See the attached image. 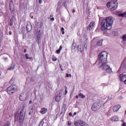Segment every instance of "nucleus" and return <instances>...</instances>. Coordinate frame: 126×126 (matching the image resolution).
Listing matches in <instances>:
<instances>
[{
    "mask_svg": "<svg viewBox=\"0 0 126 126\" xmlns=\"http://www.w3.org/2000/svg\"><path fill=\"white\" fill-rule=\"evenodd\" d=\"M9 35H12V32L11 31H10V32H9Z\"/></svg>",
    "mask_w": 126,
    "mask_h": 126,
    "instance_id": "ea45409f",
    "label": "nucleus"
},
{
    "mask_svg": "<svg viewBox=\"0 0 126 126\" xmlns=\"http://www.w3.org/2000/svg\"><path fill=\"white\" fill-rule=\"evenodd\" d=\"M122 126H126V123H124L122 124Z\"/></svg>",
    "mask_w": 126,
    "mask_h": 126,
    "instance_id": "58836bf2",
    "label": "nucleus"
},
{
    "mask_svg": "<svg viewBox=\"0 0 126 126\" xmlns=\"http://www.w3.org/2000/svg\"><path fill=\"white\" fill-rule=\"evenodd\" d=\"M42 0H38V2L39 3H40V4H41V3H42Z\"/></svg>",
    "mask_w": 126,
    "mask_h": 126,
    "instance_id": "c9c22d12",
    "label": "nucleus"
},
{
    "mask_svg": "<svg viewBox=\"0 0 126 126\" xmlns=\"http://www.w3.org/2000/svg\"><path fill=\"white\" fill-rule=\"evenodd\" d=\"M102 107V105L100 104H98L97 103H94L92 106V110L94 112H96V111L99 110L100 108Z\"/></svg>",
    "mask_w": 126,
    "mask_h": 126,
    "instance_id": "6e6552de",
    "label": "nucleus"
},
{
    "mask_svg": "<svg viewBox=\"0 0 126 126\" xmlns=\"http://www.w3.org/2000/svg\"><path fill=\"white\" fill-rule=\"evenodd\" d=\"M114 1L115 2H117V1H118V0H112V1Z\"/></svg>",
    "mask_w": 126,
    "mask_h": 126,
    "instance_id": "79ce46f5",
    "label": "nucleus"
},
{
    "mask_svg": "<svg viewBox=\"0 0 126 126\" xmlns=\"http://www.w3.org/2000/svg\"><path fill=\"white\" fill-rule=\"evenodd\" d=\"M103 43V39H101L100 40L97 41V46L98 47H101V46H102V45Z\"/></svg>",
    "mask_w": 126,
    "mask_h": 126,
    "instance_id": "a211bd4d",
    "label": "nucleus"
},
{
    "mask_svg": "<svg viewBox=\"0 0 126 126\" xmlns=\"http://www.w3.org/2000/svg\"><path fill=\"white\" fill-rule=\"evenodd\" d=\"M12 23H10V24H9V25H10V26H12Z\"/></svg>",
    "mask_w": 126,
    "mask_h": 126,
    "instance_id": "de8ad7c7",
    "label": "nucleus"
},
{
    "mask_svg": "<svg viewBox=\"0 0 126 126\" xmlns=\"http://www.w3.org/2000/svg\"><path fill=\"white\" fill-rule=\"evenodd\" d=\"M123 63H122L121 65H122V66H123Z\"/></svg>",
    "mask_w": 126,
    "mask_h": 126,
    "instance_id": "e2e57ef3",
    "label": "nucleus"
},
{
    "mask_svg": "<svg viewBox=\"0 0 126 126\" xmlns=\"http://www.w3.org/2000/svg\"><path fill=\"white\" fill-rule=\"evenodd\" d=\"M100 69H103V70H105L107 73H109L110 74L113 73V71L112 70V68L110 66V65L106 64H104V65L100 66L99 67Z\"/></svg>",
    "mask_w": 126,
    "mask_h": 126,
    "instance_id": "39448f33",
    "label": "nucleus"
},
{
    "mask_svg": "<svg viewBox=\"0 0 126 126\" xmlns=\"http://www.w3.org/2000/svg\"><path fill=\"white\" fill-rule=\"evenodd\" d=\"M3 126H10V122H7Z\"/></svg>",
    "mask_w": 126,
    "mask_h": 126,
    "instance_id": "c85d7f7f",
    "label": "nucleus"
},
{
    "mask_svg": "<svg viewBox=\"0 0 126 126\" xmlns=\"http://www.w3.org/2000/svg\"><path fill=\"white\" fill-rule=\"evenodd\" d=\"M78 51L82 53L84 51V48H83V45H78Z\"/></svg>",
    "mask_w": 126,
    "mask_h": 126,
    "instance_id": "dca6fc26",
    "label": "nucleus"
},
{
    "mask_svg": "<svg viewBox=\"0 0 126 126\" xmlns=\"http://www.w3.org/2000/svg\"><path fill=\"white\" fill-rule=\"evenodd\" d=\"M40 31H41L40 30L39 31V33H40Z\"/></svg>",
    "mask_w": 126,
    "mask_h": 126,
    "instance_id": "13d9d810",
    "label": "nucleus"
},
{
    "mask_svg": "<svg viewBox=\"0 0 126 126\" xmlns=\"http://www.w3.org/2000/svg\"><path fill=\"white\" fill-rule=\"evenodd\" d=\"M94 25H95V23L94 22H91L90 25L88 26L87 28L88 30H91L93 27H94Z\"/></svg>",
    "mask_w": 126,
    "mask_h": 126,
    "instance_id": "ddd939ff",
    "label": "nucleus"
},
{
    "mask_svg": "<svg viewBox=\"0 0 126 126\" xmlns=\"http://www.w3.org/2000/svg\"><path fill=\"white\" fill-rule=\"evenodd\" d=\"M74 116H75V115H76V112H75V113H74Z\"/></svg>",
    "mask_w": 126,
    "mask_h": 126,
    "instance_id": "6e6d98bb",
    "label": "nucleus"
},
{
    "mask_svg": "<svg viewBox=\"0 0 126 126\" xmlns=\"http://www.w3.org/2000/svg\"><path fill=\"white\" fill-rule=\"evenodd\" d=\"M29 104H30V105H31V104H32V100H30V101H29Z\"/></svg>",
    "mask_w": 126,
    "mask_h": 126,
    "instance_id": "a19ab883",
    "label": "nucleus"
},
{
    "mask_svg": "<svg viewBox=\"0 0 126 126\" xmlns=\"http://www.w3.org/2000/svg\"><path fill=\"white\" fill-rule=\"evenodd\" d=\"M111 122H118L119 121V117L118 116H113L111 118Z\"/></svg>",
    "mask_w": 126,
    "mask_h": 126,
    "instance_id": "4468645a",
    "label": "nucleus"
},
{
    "mask_svg": "<svg viewBox=\"0 0 126 126\" xmlns=\"http://www.w3.org/2000/svg\"><path fill=\"white\" fill-rule=\"evenodd\" d=\"M45 124V122H44V119H43L40 123L39 126H43V125Z\"/></svg>",
    "mask_w": 126,
    "mask_h": 126,
    "instance_id": "bb28decb",
    "label": "nucleus"
},
{
    "mask_svg": "<svg viewBox=\"0 0 126 126\" xmlns=\"http://www.w3.org/2000/svg\"><path fill=\"white\" fill-rule=\"evenodd\" d=\"M124 83H125V84H126V79L125 80Z\"/></svg>",
    "mask_w": 126,
    "mask_h": 126,
    "instance_id": "3c124183",
    "label": "nucleus"
},
{
    "mask_svg": "<svg viewBox=\"0 0 126 126\" xmlns=\"http://www.w3.org/2000/svg\"><path fill=\"white\" fill-rule=\"evenodd\" d=\"M50 17H52V15H50Z\"/></svg>",
    "mask_w": 126,
    "mask_h": 126,
    "instance_id": "052dcab7",
    "label": "nucleus"
},
{
    "mask_svg": "<svg viewBox=\"0 0 126 126\" xmlns=\"http://www.w3.org/2000/svg\"><path fill=\"white\" fill-rule=\"evenodd\" d=\"M1 5H4V3H1Z\"/></svg>",
    "mask_w": 126,
    "mask_h": 126,
    "instance_id": "8fccbe9b",
    "label": "nucleus"
},
{
    "mask_svg": "<svg viewBox=\"0 0 126 126\" xmlns=\"http://www.w3.org/2000/svg\"><path fill=\"white\" fill-rule=\"evenodd\" d=\"M56 12H58V10H56Z\"/></svg>",
    "mask_w": 126,
    "mask_h": 126,
    "instance_id": "bf43d9fd",
    "label": "nucleus"
},
{
    "mask_svg": "<svg viewBox=\"0 0 126 126\" xmlns=\"http://www.w3.org/2000/svg\"><path fill=\"white\" fill-rule=\"evenodd\" d=\"M24 53H26L27 52V50L26 49H25L24 50Z\"/></svg>",
    "mask_w": 126,
    "mask_h": 126,
    "instance_id": "49530a36",
    "label": "nucleus"
},
{
    "mask_svg": "<svg viewBox=\"0 0 126 126\" xmlns=\"http://www.w3.org/2000/svg\"><path fill=\"white\" fill-rule=\"evenodd\" d=\"M48 112V109L45 107H43L41 109L40 113L43 115L46 114Z\"/></svg>",
    "mask_w": 126,
    "mask_h": 126,
    "instance_id": "f8f14e48",
    "label": "nucleus"
},
{
    "mask_svg": "<svg viewBox=\"0 0 126 126\" xmlns=\"http://www.w3.org/2000/svg\"><path fill=\"white\" fill-rule=\"evenodd\" d=\"M31 112H33V108H32L31 110Z\"/></svg>",
    "mask_w": 126,
    "mask_h": 126,
    "instance_id": "603ef678",
    "label": "nucleus"
},
{
    "mask_svg": "<svg viewBox=\"0 0 126 126\" xmlns=\"http://www.w3.org/2000/svg\"><path fill=\"white\" fill-rule=\"evenodd\" d=\"M61 31L62 32V34L63 35H64V28H63V27H62L61 28Z\"/></svg>",
    "mask_w": 126,
    "mask_h": 126,
    "instance_id": "c756f323",
    "label": "nucleus"
},
{
    "mask_svg": "<svg viewBox=\"0 0 126 126\" xmlns=\"http://www.w3.org/2000/svg\"><path fill=\"white\" fill-rule=\"evenodd\" d=\"M26 29L28 32H31V31H32V25L31 24V23L28 22Z\"/></svg>",
    "mask_w": 126,
    "mask_h": 126,
    "instance_id": "9d476101",
    "label": "nucleus"
},
{
    "mask_svg": "<svg viewBox=\"0 0 126 126\" xmlns=\"http://www.w3.org/2000/svg\"><path fill=\"white\" fill-rule=\"evenodd\" d=\"M107 59H108V53L107 52L103 51L100 53L98 56V60H99L98 67L107 63L108 62Z\"/></svg>",
    "mask_w": 126,
    "mask_h": 126,
    "instance_id": "f03ea898",
    "label": "nucleus"
},
{
    "mask_svg": "<svg viewBox=\"0 0 126 126\" xmlns=\"http://www.w3.org/2000/svg\"><path fill=\"white\" fill-rule=\"evenodd\" d=\"M62 69V70H63V69Z\"/></svg>",
    "mask_w": 126,
    "mask_h": 126,
    "instance_id": "338daca9",
    "label": "nucleus"
},
{
    "mask_svg": "<svg viewBox=\"0 0 126 126\" xmlns=\"http://www.w3.org/2000/svg\"><path fill=\"white\" fill-rule=\"evenodd\" d=\"M21 62L22 63H23V59L21 60Z\"/></svg>",
    "mask_w": 126,
    "mask_h": 126,
    "instance_id": "5fc2aeb1",
    "label": "nucleus"
},
{
    "mask_svg": "<svg viewBox=\"0 0 126 126\" xmlns=\"http://www.w3.org/2000/svg\"><path fill=\"white\" fill-rule=\"evenodd\" d=\"M62 49H63V46H60L59 49L56 50V53L57 54H60L61 51H62Z\"/></svg>",
    "mask_w": 126,
    "mask_h": 126,
    "instance_id": "4be33fe9",
    "label": "nucleus"
},
{
    "mask_svg": "<svg viewBox=\"0 0 126 126\" xmlns=\"http://www.w3.org/2000/svg\"><path fill=\"white\" fill-rule=\"evenodd\" d=\"M25 57H26V59H27V60H32V57H29V55H28V54H26V55H25Z\"/></svg>",
    "mask_w": 126,
    "mask_h": 126,
    "instance_id": "b1692460",
    "label": "nucleus"
},
{
    "mask_svg": "<svg viewBox=\"0 0 126 126\" xmlns=\"http://www.w3.org/2000/svg\"><path fill=\"white\" fill-rule=\"evenodd\" d=\"M41 37V34L40 33H39L38 35H37L36 36V40H37V41H40V38Z\"/></svg>",
    "mask_w": 126,
    "mask_h": 126,
    "instance_id": "a878e982",
    "label": "nucleus"
},
{
    "mask_svg": "<svg viewBox=\"0 0 126 126\" xmlns=\"http://www.w3.org/2000/svg\"><path fill=\"white\" fill-rule=\"evenodd\" d=\"M74 126H88V124L86 122H84L82 120H77L74 122Z\"/></svg>",
    "mask_w": 126,
    "mask_h": 126,
    "instance_id": "0eeeda50",
    "label": "nucleus"
},
{
    "mask_svg": "<svg viewBox=\"0 0 126 126\" xmlns=\"http://www.w3.org/2000/svg\"><path fill=\"white\" fill-rule=\"evenodd\" d=\"M52 61H53V62H57V58L56 57L52 58Z\"/></svg>",
    "mask_w": 126,
    "mask_h": 126,
    "instance_id": "7c9ffc66",
    "label": "nucleus"
},
{
    "mask_svg": "<svg viewBox=\"0 0 126 126\" xmlns=\"http://www.w3.org/2000/svg\"><path fill=\"white\" fill-rule=\"evenodd\" d=\"M32 18H33V16L32 17Z\"/></svg>",
    "mask_w": 126,
    "mask_h": 126,
    "instance_id": "680f3d73",
    "label": "nucleus"
},
{
    "mask_svg": "<svg viewBox=\"0 0 126 126\" xmlns=\"http://www.w3.org/2000/svg\"><path fill=\"white\" fill-rule=\"evenodd\" d=\"M18 87L16 85H13L7 88V92L9 95H12L13 93H15L17 91Z\"/></svg>",
    "mask_w": 126,
    "mask_h": 126,
    "instance_id": "7ed1b4c3",
    "label": "nucleus"
},
{
    "mask_svg": "<svg viewBox=\"0 0 126 126\" xmlns=\"http://www.w3.org/2000/svg\"><path fill=\"white\" fill-rule=\"evenodd\" d=\"M118 71H120V69L118 70Z\"/></svg>",
    "mask_w": 126,
    "mask_h": 126,
    "instance_id": "69168bd1",
    "label": "nucleus"
},
{
    "mask_svg": "<svg viewBox=\"0 0 126 126\" xmlns=\"http://www.w3.org/2000/svg\"><path fill=\"white\" fill-rule=\"evenodd\" d=\"M121 109V105H117L113 107V110L114 112H118Z\"/></svg>",
    "mask_w": 126,
    "mask_h": 126,
    "instance_id": "9b49d317",
    "label": "nucleus"
},
{
    "mask_svg": "<svg viewBox=\"0 0 126 126\" xmlns=\"http://www.w3.org/2000/svg\"><path fill=\"white\" fill-rule=\"evenodd\" d=\"M79 97H80L82 99H84V98H85V95H83L82 94H79Z\"/></svg>",
    "mask_w": 126,
    "mask_h": 126,
    "instance_id": "393cba45",
    "label": "nucleus"
},
{
    "mask_svg": "<svg viewBox=\"0 0 126 126\" xmlns=\"http://www.w3.org/2000/svg\"><path fill=\"white\" fill-rule=\"evenodd\" d=\"M69 116H70V117H71V116H72V113H69Z\"/></svg>",
    "mask_w": 126,
    "mask_h": 126,
    "instance_id": "37998d69",
    "label": "nucleus"
},
{
    "mask_svg": "<svg viewBox=\"0 0 126 126\" xmlns=\"http://www.w3.org/2000/svg\"><path fill=\"white\" fill-rule=\"evenodd\" d=\"M25 114H26V106H23L20 112L19 120L20 123H23V120H24Z\"/></svg>",
    "mask_w": 126,
    "mask_h": 126,
    "instance_id": "423d86ee",
    "label": "nucleus"
},
{
    "mask_svg": "<svg viewBox=\"0 0 126 126\" xmlns=\"http://www.w3.org/2000/svg\"><path fill=\"white\" fill-rule=\"evenodd\" d=\"M78 97H79V94L78 95H76V99H78Z\"/></svg>",
    "mask_w": 126,
    "mask_h": 126,
    "instance_id": "c03bdc74",
    "label": "nucleus"
},
{
    "mask_svg": "<svg viewBox=\"0 0 126 126\" xmlns=\"http://www.w3.org/2000/svg\"><path fill=\"white\" fill-rule=\"evenodd\" d=\"M84 48L86 49V50H87V44L86 43H85L84 44Z\"/></svg>",
    "mask_w": 126,
    "mask_h": 126,
    "instance_id": "72a5a7b5",
    "label": "nucleus"
},
{
    "mask_svg": "<svg viewBox=\"0 0 126 126\" xmlns=\"http://www.w3.org/2000/svg\"><path fill=\"white\" fill-rule=\"evenodd\" d=\"M26 38V35L25 34H24L23 36V39H25Z\"/></svg>",
    "mask_w": 126,
    "mask_h": 126,
    "instance_id": "f704fd0d",
    "label": "nucleus"
},
{
    "mask_svg": "<svg viewBox=\"0 0 126 126\" xmlns=\"http://www.w3.org/2000/svg\"><path fill=\"white\" fill-rule=\"evenodd\" d=\"M75 48H76V43H73L72 44L71 49H72V50H75Z\"/></svg>",
    "mask_w": 126,
    "mask_h": 126,
    "instance_id": "5701e85b",
    "label": "nucleus"
},
{
    "mask_svg": "<svg viewBox=\"0 0 126 126\" xmlns=\"http://www.w3.org/2000/svg\"><path fill=\"white\" fill-rule=\"evenodd\" d=\"M119 79L121 81L123 82H125V80H126V74L125 73H123L119 75Z\"/></svg>",
    "mask_w": 126,
    "mask_h": 126,
    "instance_id": "1a4fd4ad",
    "label": "nucleus"
},
{
    "mask_svg": "<svg viewBox=\"0 0 126 126\" xmlns=\"http://www.w3.org/2000/svg\"><path fill=\"white\" fill-rule=\"evenodd\" d=\"M67 124H68L67 126H71V121H68Z\"/></svg>",
    "mask_w": 126,
    "mask_h": 126,
    "instance_id": "2f4dec72",
    "label": "nucleus"
},
{
    "mask_svg": "<svg viewBox=\"0 0 126 126\" xmlns=\"http://www.w3.org/2000/svg\"><path fill=\"white\" fill-rule=\"evenodd\" d=\"M74 12H75V10L73 9V10H72V13H74Z\"/></svg>",
    "mask_w": 126,
    "mask_h": 126,
    "instance_id": "a18cd8bd",
    "label": "nucleus"
},
{
    "mask_svg": "<svg viewBox=\"0 0 126 126\" xmlns=\"http://www.w3.org/2000/svg\"><path fill=\"white\" fill-rule=\"evenodd\" d=\"M14 67H15V65H11L7 68V70H13V69H14Z\"/></svg>",
    "mask_w": 126,
    "mask_h": 126,
    "instance_id": "aec40b11",
    "label": "nucleus"
},
{
    "mask_svg": "<svg viewBox=\"0 0 126 126\" xmlns=\"http://www.w3.org/2000/svg\"><path fill=\"white\" fill-rule=\"evenodd\" d=\"M63 21V19H62V21Z\"/></svg>",
    "mask_w": 126,
    "mask_h": 126,
    "instance_id": "0e129e2a",
    "label": "nucleus"
},
{
    "mask_svg": "<svg viewBox=\"0 0 126 126\" xmlns=\"http://www.w3.org/2000/svg\"><path fill=\"white\" fill-rule=\"evenodd\" d=\"M66 77H71V74H66Z\"/></svg>",
    "mask_w": 126,
    "mask_h": 126,
    "instance_id": "473e14b6",
    "label": "nucleus"
},
{
    "mask_svg": "<svg viewBox=\"0 0 126 126\" xmlns=\"http://www.w3.org/2000/svg\"><path fill=\"white\" fill-rule=\"evenodd\" d=\"M61 99H62L61 98V94H58L56 95V97L55 98V101L56 102H60V101H61Z\"/></svg>",
    "mask_w": 126,
    "mask_h": 126,
    "instance_id": "2eb2a0df",
    "label": "nucleus"
},
{
    "mask_svg": "<svg viewBox=\"0 0 126 126\" xmlns=\"http://www.w3.org/2000/svg\"><path fill=\"white\" fill-rule=\"evenodd\" d=\"M114 24V20L112 17H108L104 20H102L100 23L101 30L102 31H107L111 30L112 26Z\"/></svg>",
    "mask_w": 126,
    "mask_h": 126,
    "instance_id": "f257e3e1",
    "label": "nucleus"
},
{
    "mask_svg": "<svg viewBox=\"0 0 126 126\" xmlns=\"http://www.w3.org/2000/svg\"><path fill=\"white\" fill-rule=\"evenodd\" d=\"M122 39L123 41H124L125 42L126 41V34H124L122 36Z\"/></svg>",
    "mask_w": 126,
    "mask_h": 126,
    "instance_id": "cd10ccee",
    "label": "nucleus"
},
{
    "mask_svg": "<svg viewBox=\"0 0 126 126\" xmlns=\"http://www.w3.org/2000/svg\"><path fill=\"white\" fill-rule=\"evenodd\" d=\"M10 9L12 11H14V5L13 4L10 3L9 5Z\"/></svg>",
    "mask_w": 126,
    "mask_h": 126,
    "instance_id": "412c9836",
    "label": "nucleus"
},
{
    "mask_svg": "<svg viewBox=\"0 0 126 126\" xmlns=\"http://www.w3.org/2000/svg\"><path fill=\"white\" fill-rule=\"evenodd\" d=\"M19 99L20 101H24V94H21Z\"/></svg>",
    "mask_w": 126,
    "mask_h": 126,
    "instance_id": "f3484780",
    "label": "nucleus"
},
{
    "mask_svg": "<svg viewBox=\"0 0 126 126\" xmlns=\"http://www.w3.org/2000/svg\"><path fill=\"white\" fill-rule=\"evenodd\" d=\"M5 60H7V58H5Z\"/></svg>",
    "mask_w": 126,
    "mask_h": 126,
    "instance_id": "4d7b16f0",
    "label": "nucleus"
},
{
    "mask_svg": "<svg viewBox=\"0 0 126 126\" xmlns=\"http://www.w3.org/2000/svg\"><path fill=\"white\" fill-rule=\"evenodd\" d=\"M107 6L110 10H116V9L118 8V2L112 1L108 2L107 3Z\"/></svg>",
    "mask_w": 126,
    "mask_h": 126,
    "instance_id": "20e7f679",
    "label": "nucleus"
},
{
    "mask_svg": "<svg viewBox=\"0 0 126 126\" xmlns=\"http://www.w3.org/2000/svg\"><path fill=\"white\" fill-rule=\"evenodd\" d=\"M119 16H120L121 17H126V12L119 14Z\"/></svg>",
    "mask_w": 126,
    "mask_h": 126,
    "instance_id": "6ab92c4d",
    "label": "nucleus"
},
{
    "mask_svg": "<svg viewBox=\"0 0 126 126\" xmlns=\"http://www.w3.org/2000/svg\"><path fill=\"white\" fill-rule=\"evenodd\" d=\"M1 43V38H0V44Z\"/></svg>",
    "mask_w": 126,
    "mask_h": 126,
    "instance_id": "864d4df0",
    "label": "nucleus"
},
{
    "mask_svg": "<svg viewBox=\"0 0 126 126\" xmlns=\"http://www.w3.org/2000/svg\"><path fill=\"white\" fill-rule=\"evenodd\" d=\"M51 20H52V21H54V20H55V18L54 17H52L50 19Z\"/></svg>",
    "mask_w": 126,
    "mask_h": 126,
    "instance_id": "e433bc0d",
    "label": "nucleus"
},
{
    "mask_svg": "<svg viewBox=\"0 0 126 126\" xmlns=\"http://www.w3.org/2000/svg\"><path fill=\"white\" fill-rule=\"evenodd\" d=\"M1 76V71H0V76Z\"/></svg>",
    "mask_w": 126,
    "mask_h": 126,
    "instance_id": "09e8293b",
    "label": "nucleus"
},
{
    "mask_svg": "<svg viewBox=\"0 0 126 126\" xmlns=\"http://www.w3.org/2000/svg\"><path fill=\"white\" fill-rule=\"evenodd\" d=\"M66 94H67V90H65V95H66Z\"/></svg>",
    "mask_w": 126,
    "mask_h": 126,
    "instance_id": "4c0bfd02",
    "label": "nucleus"
}]
</instances>
